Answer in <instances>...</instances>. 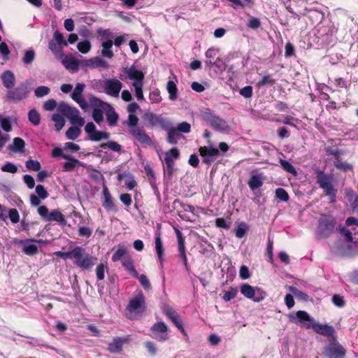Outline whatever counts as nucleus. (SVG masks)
<instances>
[{
    "instance_id": "nucleus-1",
    "label": "nucleus",
    "mask_w": 358,
    "mask_h": 358,
    "mask_svg": "<svg viewBox=\"0 0 358 358\" xmlns=\"http://www.w3.org/2000/svg\"><path fill=\"white\" fill-rule=\"evenodd\" d=\"M200 117L206 124L216 131L222 134H229L231 131L228 123L209 108L201 110Z\"/></svg>"
},
{
    "instance_id": "nucleus-2",
    "label": "nucleus",
    "mask_w": 358,
    "mask_h": 358,
    "mask_svg": "<svg viewBox=\"0 0 358 358\" xmlns=\"http://www.w3.org/2000/svg\"><path fill=\"white\" fill-rule=\"evenodd\" d=\"M316 179L317 184L323 189L324 194L330 199L331 203H335L336 201L337 189L333 185V175L325 173L321 170H317Z\"/></svg>"
},
{
    "instance_id": "nucleus-3",
    "label": "nucleus",
    "mask_w": 358,
    "mask_h": 358,
    "mask_svg": "<svg viewBox=\"0 0 358 358\" xmlns=\"http://www.w3.org/2000/svg\"><path fill=\"white\" fill-rule=\"evenodd\" d=\"M72 259L76 266L85 270L92 269L96 261V258L87 253L85 249L80 246L73 248Z\"/></svg>"
},
{
    "instance_id": "nucleus-4",
    "label": "nucleus",
    "mask_w": 358,
    "mask_h": 358,
    "mask_svg": "<svg viewBox=\"0 0 358 358\" xmlns=\"http://www.w3.org/2000/svg\"><path fill=\"white\" fill-rule=\"evenodd\" d=\"M124 72L129 80H134L132 83V86L134 88L136 96L138 101H141L144 100L143 93L144 80L143 73L141 70L137 69L134 66H131L129 69H126Z\"/></svg>"
},
{
    "instance_id": "nucleus-5",
    "label": "nucleus",
    "mask_w": 358,
    "mask_h": 358,
    "mask_svg": "<svg viewBox=\"0 0 358 358\" xmlns=\"http://www.w3.org/2000/svg\"><path fill=\"white\" fill-rule=\"evenodd\" d=\"M57 110L64 115L73 125L83 127L85 120L80 115L79 110L65 102H60L57 106Z\"/></svg>"
},
{
    "instance_id": "nucleus-6",
    "label": "nucleus",
    "mask_w": 358,
    "mask_h": 358,
    "mask_svg": "<svg viewBox=\"0 0 358 358\" xmlns=\"http://www.w3.org/2000/svg\"><path fill=\"white\" fill-rule=\"evenodd\" d=\"M205 65L206 67H216L219 71H223L226 69L224 61L220 57V48L211 47L205 53Z\"/></svg>"
},
{
    "instance_id": "nucleus-7",
    "label": "nucleus",
    "mask_w": 358,
    "mask_h": 358,
    "mask_svg": "<svg viewBox=\"0 0 358 358\" xmlns=\"http://www.w3.org/2000/svg\"><path fill=\"white\" fill-rule=\"evenodd\" d=\"M287 317L289 322L306 329H310L315 321V320L304 310L290 313Z\"/></svg>"
},
{
    "instance_id": "nucleus-8",
    "label": "nucleus",
    "mask_w": 358,
    "mask_h": 358,
    "mask_svg": "<svg viewBox=\"0 0 358 358\" xmlns=\"http://www.w3.org/2000/svg\"><path fill=\"white\" fill-rule=\"evenodd\" d=\"M240 291L245 297L255 302H260L267 296L263 289L259 287H252L248 284H243L240 287Z\"/></svg>"
},
{
    "instance_id": "nucleus-9",
    "label": "nucleus",
    "mask_w": 358,
    "mask_h": 358,
    "mask_svg": "<svg viewBox=\"0 0 358 358\" xmlns=\"http://www.w3.org/2000/svg\"><path fill=\"white\" fill-rule=\"evenodd\" d=\"M102 92L112 97H119L122 83L116 78H110L101 81Z\"/></svg>"
},
{
    "instance_id": "nucleus-10",
    "label": "nucleus",
    "mask_w": 358,
    "mask_h": 358,
    "mask_svg": "<svg viewBox=\"0 0 358 358\" xmlns=\"http://www.w3.org/2000/svg\"><path fill=\"white\" fill-rule=\"evenodd\" d=\"M336 32V28L330 20H324L319 23L316 29V34L322 43L328 41L329 36H333Z\"/></svg>"
},
{
    "instance_id": "nucleus-11",
    "label": "nucleus",
    "mask_w": 358,
    "mask_h": 358,
    "mask_svg": "<svg viewBox=\"0 0 358 358\" xmlns=\"http://www.w3.org/2000/svg\"><path fill=\"white\" fill-rule=\"evenodd\" d=\"M146 308L145 298L142 292H139L129 301L127 310L130 315L133 313H142Z\"/></svg>"
},
{
    "instance_id": "nucleus-12",
    "label": "nucleus",
    "mask_w": 358,
    "mask_h": 358,
    "mask_svg": "<svg viewBox=\"0 0 358 358\" xmlns=\"http://www.w3.org/2000/svg\"><path fill=\"white\" fill-rule=\"evenodd\" d=\"M28 83H21L18 87L9 90L6 94V97L10 102H19L28 96L29 91L28 90Z\"/></svg>"
},
{
    "instance_id": "nucleus-13",
    "label": "nucleus",
    "mask_w": 358,
    "mask_h": 358,
    "mask_svg": "<svg viewBox=\"0 0 358 358\" xmlns=\"http://www.w3.org/2000/svg\"><path fill=\"white\" fill-rule=\"evenodd\" d=\"M180 152L176 148H171L169 152L164 154V174L171 177L173 173L174 161L179 157Z\"/></svg>"
},
{
    "instance_id": "nucleus-14",
    "label": "nucleus",
    "mask_w": 358,
    "mask_h": 358,
    "mask_svg": "<svg viewBox=\"0 0 358 358\" xmlns=\"http://www.w3.org/2000/svg\"><path fill=\"white\" fill-rule=\"evenodd\" d=\"M336 220L331 216L322 217L319 220L318 231L322 238H326L334 231Z\"/></svg>"
},
{
    "instance_id": "nucleus-15",
    "label": "nucleus",
    "mask_w": 358,
    "mask_h": 358,
    "mask_svg": "<svg viewBox=\"0 0 358 358\" xmlns=\"http://www.w3.org/2000/svg\"><path fill=\"white\" fill-rule=\"evenodd\" d=\"M85 131L89 140L92 141H100L110 138V134L106 131L97 130L93 122H88L85 127Z\"/></svg>"
},
{
    "instance_id": "nucleus-16",
    "label": "nucleus",
    "mask_w": 358,
    "mask_h": 358,
    "mask_svg": "<svg viewBox=\"0 0 358 358\" xmlns=\"http://www.w3.org/2000/svg\"><path fill=\"white\" fill-rule=\"evenodd\" d=\"M143 118L146 122V126L148 128H152L159 125L163 129H168V124L169 122L160 115L148 113L145 114Z\"/></svg>"
},
{
    "instance_id": "nucleus-17",
    "label": "nucleus",
    "mask_w": 358,
    "mask_h": 358,
    "mask_svg": "<svg viewBox=\"0 0 358 358\" xmlns=\"http://www.w3.org/2000/svg\"><path fill=\"white\" fill-rule=\"evenodd\" d=\"M334 341L324 348L325 355L329 358H344L345 356V350L343 347L336 341Z\"/></svg>"
},
{
    "instance_id": "nucleus-18",
    "label": "nucleus",
    "mask_w": 358,
    "mask_h": 358,
    "mask_svg": "<svg viewBox=\"0 0 358 358\" xmlns=\"http://www.w3.org/2000/svg\"><path fill=\"white\" fill-rule=\"evenodd\" d=\"M201 156L203 157V163L210 165L219 155L217 148L213 147L212 145L200 147L199 149Z\"/></svg>"
},
{
    "instance_id": "nucleus-19",
    "label": "nucleus",
    "mask_w": 358,
    "mask_h": 358,
    "mask_svg": "<svg viewBox=\"0 0 358 358\" xmlns=\"http://www.w3.org/2000/svg\"><path fill=\"white\" fill-rule=\"evenodd\" d=\"M152 331L151 336L154 339L159 341H165L168 340L169 336L167 334L168 327L163 322H158L155 323L152 327Z\"/></svg>"
},
{
    "instance_id": "nucleus-20",
    "label": "nucleus",
    "mask_w": 358,
    "mask_h": 358,
    "mask_svg": "<svg viewBox=\"0 0 358 358\" xmlns=\"http://www.w3.org/2000/svg\"><path fill=\"white\" fill-rule=\"evenodd\" d=\"M163 313L170 320L172 321V322L182 334H185V330L182 326V322L180 316L171 306L169 305H164L163 306Z\"/></svg>"
},
{
    "instance_id": "nucleus-21",
    "label": "nucleus",
    "mask_w": 358,
    "mask_h": 358,
    "mask_svg": "<svg viewBox=\"0 0 358 358\" xmlns=\"http://www.w3.org/2000/svg\"><path fill=\"white\" fill-rule=\"evenodd\" d=\"M174 231L176 233L177 241H178V250L179 252V256L181 258L183 264L187 271H188V264H187V258L186 255V250L185 245V238L183 237L181 231L176 227H174Z\"/></svg>"
},
{
    "instance_id": "nucleus-22",
    "label": "nucleus",
    "mask_w": 358,
    "mask_h": 358,
    "mask_svg": "<svg viewBox=\"0 0 358 358\" xmlns=\"http://www.w3.org/2000/svg\"><path fill=\"white\" fill-rule=\"evenodd\" d=\"M101 203H102V206L107 211H116L117 210V208L113 201V197H112L107 186L105 185V183H103V185Z\"/></svg>"
},
{
    "instance_id": "nucleus-23",
    "label": "nucleus",
    "mask_w": 358,
    "mask_h": 358,
    "mask_svg": "<svg viewBox=\"0 0 358 358\" xmlns=\"http://www.w3.org/2000/svg\"><path fill=\"white\" fill-rule=\"evenodd\" d=\"M300 14L306 15L313 24H319L322 22L324 13L319 10L305 8L303 11H301Z\"/></svg>"
},
{
    "instance_id": "nucleus-24",
    "label": "nucleus",
    "mask_w": 358,
    "mask_h": 358,
    "mask_svg": "<svg viewBox=\"0 0 358 358\" xmlns=\"http://www.w3.org/2000/svg\"><path fill=\"white\" fill-rule=\"evenodd\" d=\"M129 341V336L127 337H120L116 336L113 338L111 343L108 344V350L111 353L117 354L121 352L122 350V346L124 343Z\"/></svg>"
},
{
    "instance_id": "nucleus-25",
    "label": "nucleus",
    "mask_w": 358,
    "mask_h": 358,
    "mask_svg": "<svg viewBox=\"0 0 358 358\" xmlns=\"http://www.w3.org/2000/svg\"><path fill=\"white\" fill-rule=\"evenodd\" d=\"M311 328L317 334H321L327 337H333L335 334V330L332 326L328 325L327 324H320L315 321H314V323Z\"/></svg>"
},
{
    "instance_id": "nucleus-26",
    "label": "nucleus",
    "mask_w": 358,
    "mask_h": 358,
    "mask_svg": "<svg viewBox=\"0 0 358 358\" xmlns=\"http://www.w3.org/2000/svg\"><path fill=\"white\" fill-rule=\"evenodd\" d=\"M130 134L139 143L142 145H152L153 143L150 137L140 127L132 130Z\"/></svg>"
},
{
    "instance_id": "nucleus-27",
    "label": "nucleus",
    "mask_w": 358,
    "mask_h": 358,
    "mask_svg": "<svg viewBox=\"0 0 358 358\" xmlns=\"http://www.w3.org/2000/svg\"><path fill=\"white\" fill-rule=\"evenodd\" d=\"M41 243V240L26 239L20 241L23 252L27 255H33L38 252V246L34 243Z\"/></svg>"
},
{
    "instance_id": "nucleus-28",
    "label": "nucleus",
    "mask_w": 358,
    "mask_h": 358,
    "mask_svg": "<svg viewBox=\"0 0 358 358\" xmlns=\"http://www.w3.org/2000/svg\"><path fill=\"white\" fill-rule=\"evenodd\" d=\"M81 66L90 67L92 69L103 67L107 68L108 63L100 57H94L93 58L81 61Z\"/></svg>"
},
{
    "instance_id": "nucleus-29",
    "label": "nucleus",
    "mask_w": 358,
    "mask_h": 358,
    "mask_svg": "<svg viewBox=\"0 0 358 358\" xmlns=\"http://www.w3.org/2000/svg\"><path fill=\"white\" fill-rule=\"evenodd\" d=\"M62 63L66 69L70 70L72 72L78 71L80 66H81V61L78 60L72 55L65 56L62 59Z\"/></svg>"
},
{
    "instance_id": "nucleus-30",
    "label": "nucleus",
    "mask_w": 358,
    "mask_h": 358,
    "mask_svg": "<svg viewBox=\"0 0 358 358\" xmlns=\"http://www.w3.org/2000/svg\"><path fill=\"white\" fill-rule=\"evenodd\" d=\"M2 84L6 89H13L15 85V76L14 73L10 71H4L1 75Z\"/></svg>"
},
{
    "instance_id": "nucleus-31",
    "label": "nucleus",
    "mask_w": 358,
    "mask_h": 358,
    "mask_svg": "<svg viewBox=\"0 0 358 358\" xmlns=\"http://www.w3.org/2000/svg\"><path fill=\"white\" fill-rule=\"evenodd\" d=\"M89 102L92 110H101L105 113L110 106L109 103L101 101L94 96H91L90 97Z\"/></svg>"
},
{
    "instance_id": "nucleus-32",
    "label": "nucleus",
    "mask_w": 358,
    "mask_h": 358,
    "mask_svg": "<svg viewBox=\"0 0 358 358\" xmlns=\"http://www.w3.org/2000/svg\"><path fill=\"white\" fill-rule=\"evenodd\" d=\"M25 142L20 137H15L13 140V143L8 145V150L15 153H23L24 152Z\"/></svg>"
},
{
    "instance_id": "nucleus-33",
    "label": "nucleus",
    "mask_w": 358,
    "mask_h": 358,
    "mask_svg": "<svg viewBox=\"0 0 358 358\" xmlns=\"http://www.w3.org/2000/svg\"><path fill=\"white\" fill-rule=\"evenodd\" d=\"M117 179L120 181L125 180V186L129 190L133 189L137 185L134 176L127 172L119 173L117 176Z\"/></svg>"
},
{
    "instance_id": "nucleus-34",
    "label": "nucleus",
    "mask_w": 358,
    "mask_h": 358,
    "mask_svg": "<svg viewBox=\"0 0 358 358\" xmlns=\"http://www.w3.org/2000/svg\"><path fill=\"white\" fill-rule=\"evenodd\" d=\"M101 45L102 47L101 53V55L104 57L111 59L114 56V53L112 50L113 48V41L112 40H102L101 41Z\"/></svg>"
},
{
    "instance_id": "nucleus-35",
    "label": "nucleus",
    "mask_w": 358,
    "mask_h": 358,
    "mask_svg": "<svg viewBox=\"0 0 358 358\" xmlns=\"http://www.w3.org/2000/svg\"><path fill=\"white\" fill-rule=\"evenodd\" d=\"M168 132L167 141L170 144H176L181 137V134L176 130L175 127H171V123L168 124V129H164Z\"/></svg>"
},
{
    "instance_id": "nucleus-36",
    "label": "nucleus",
    "mask_w": 358,
    "mask_h": 358,
    "mask_svg": "<svg viewBox=\"0 0 358 358\" xmlns=\"http://www.w3.org/2000/svg\"><path fill=\"white\" fill-rule=\"evenodd\" d=\"M263 183L262 174H252L248 182V185L252 191L261 187Z\"/></svg>"
},
{
    "instance_id": "nucleus-37",
    "label": "nucleus",
    "mask_w": 358,
    "mask_h": 358,
    "mask_svg": "<svg viewBox=\"0 0 358 358\" xmlns=\"http://www.w3.org/2000/svg\"><path fill=\"white\" fill-rule=\"evenodd\" d=\"M122 264L124 269L131 274L134 278L138 277V273L136 271L132 259L130 256H127L122 259Z\"/></svg>"
},
{
    "instance_id": "nucleus-38",
    "label": "nucleus",
    "mask_w": 358,
    "mask_h": 358,
    "mask_svg": "<svg viewBox=\"0 0 358 358\" xmlns=\"http://www.w3.org/2000/svg\"><path fill=\"white\" fill-rule=\"evenodd\" d=\"M105 114L108 125L111 127L116 126L119 116L111 105L109 106L107 111H106Z\"/></svg>"
},
{
    "instance_id": "nucleus-39",
    "label": "nucleus",
    "mask_w": 358,
    "mask_h": 358,
    "mask_svg": "<svg viewBox=\"0 0 358 358\" xmlns=\"http://www.w3.org/2000/svg\"><path fill=\"white\" fill-rule=\"evenodd\" d=\"M345 196L350 203L352 210H358V195H356L355 192L352 189H348L345 190Z\"/></svg>"
},
{
    "instance_id": "nucleus-40",
    "label": "nucleus",
    "mask_w": 358,
    "mask_h": 358,
    "mask_svg": "<svg viewBox=\"0 0 358 358\" xmlns=\"http://www.w3.org/2000/svg\"><path fill=\"white\" fill-rule=\"evenodd\" d=\"M68 157L65 159L67 161L63 164V170L64 171H72L76 166L81 165V162L71 155H69Z\"/></svg>"
},
{
    "instance_id": "nucleus-41",
    "label": "nucleus",
    "mask_w": 358,
    "mask_h": 358,
    "mask_svg": "<svg viewBox=\"0 0 358 358\" xmlns=\"http://www.w3.org/2000/svg\"><path fill=\"white\" fill-rule=\"evenodd\" d=\"M55 221L59 223L60 224H65L66 220L64 216L59 210H52L48 215V217L46 218V222H52Z\"/></svg>"
},
{
    "instance_id": "nucleus-42",
    "label": "nucleus",
    "mask_w": 358,
    "mask_h": 358,
    "mask_svg": "<svg viewBox=\"0 0 358 358\" xmlns=\"http://www.w3.org/2000/svg\"><path fill=\"white\" fill-rule=\"evenodd\" d=\"M155 244V250H156V252H157L158 259H159V262H161V264H162V262L164 261V249L162 241L159 235L156 236Z\"/></svg>"
},
{
    "instance_id": "nucleus-43",
    "label": "nucleus",
    "mask_w": 358,
    "mask_h": 358,
    "mask_svg": "<svg viewBox=\"0 0 358 358\" xmlns=\"http://www.w3.org/2000/svg\"><path fill=\"white\" fill-rule=\"evenodd\" d=\"M48 47L57 58H62L63 57L64 48L56 43V42H55L54 41H50L49 42Z\"/></svg>"
},
{
    "instance_id": "nucleus-44",
    "label": "nucleus",
    "mask_w": 358,
    "mask_h": 358,
    "mask_svg": "<svg viewBox=\"0 0 358 358\" xmlns=\"http://www.w3.org/2000/svg\"><path fill=\"white\" fill-rule=\"evenodd\" d=\"M127 256H129L127 255V250L124 246L120 245L117 250L113 255L112 261L113 262H116L120 260L122 262V259Z\"/></svg>"
},
{
    "instance_id": "nucleus-45",
    "label": "nucleus",
    "mask_w": 358,
    "mask_h": 358,
    "mask_svg": "<svg viewBox=\"0 0 358 358\" xmlns=\"http://www.w3.org/2000/svg\"><path fill=\"white\" fill-rule=\"evenodd\" d=\"M80 127L73 125L66 131V136L69 140H76L80 135Z\"/></svg>"
},
{
    "instance_id": "nucleus-46",
    "label": "nucleus",
    "mask_w": 358,
    "mask_h": 358,
    "mask_svg": "<svg viewBox=\"0 0 358 358\" xmlns=\"http://www.w3.org/2000/svg\"><path fill=\"white\" fill-rule=\"evenodd\" d=\"M85 87L84 83H77L71 96L73 101H78V99L83 97V92Z\"/></svg>"
},
{
    "instance_id": "nucleus-47",
    "label": "nucleus",
    "mask_w": 358,
    "mask_h": 358,
    "mask_svg": "<svg viewBox=\"0 0 358 358\" xmlns=\"http://www.w3.org/2000/svg\"><path fill=\"white\" fill-rule=\"evenodd\" d=\"M29 121L34 126H38L41 122V115L38 112L33 108L28 113Z\"/></svg>"
},
{
    "instance_id": "nucleus-48",
    "label": "nucleus",
    "mask_w": 358,
    "mask_h": 358,
    "mask_svg": "<svg viewBox=\"0 0 358 358\" xmlns=\"http://www.w3.org/2000/svg\"><path fill=\"white\" fill-rule=\"evenodd\" d=\"M52 120L55 122V127L56 131H60L65 124L64 118L59 114H53L51 117Z\"/></svg>"
},
{
    "instance_id": "nucleus-49",
    "label": "nucleus",
    "mask_w": 358,
    "mask_h": 358,
    "mask_svg": "<svg viewBox=\"0 0 358 358\" xmlns=\"http://www.w3.org/2000/svg\"><path fill=\"white\" fill-rule=\"evenodd\" d=\"M166 88L169 94V99L172 101L176 100L177 99L178 89L175 83L172 80H169Z\"/></svg>"
},
{
    "instance_id": "nucleus-50",
    "label": "nucleus",
    "mask_w": 358,
    "mask_h": 358,
    "mask_svg": "<svg viewBox=\"0 0 358 358\" xmlns=\"http://www.w3.org/2000/svg\"><path fill=\"white\" fill-rule=\"evenodd\" d=\"M279 162L282 167V169L289 173H291L292 176H296L297 175V171L295 168L292 166L291 163L289 162L280 159Z\"/></svg>"
},
{
    "instance_id": "nucleus-51",
    "label": "nucleus",
    "mask_w": 358,
    "mask_h": 358,
    "mask_svg": "<svg viewBox=\"0 0 358 358\" xmlns=\"http://www.w3.org/2000/svg\"><path fill=\"white\" fill-rule=\"evenodd\" d=\"M138 122V117L135 114L129 115L127 125L129 128V133L131 132L132 130L139 128L137 126Z\"/></svg>"
},
{
    "instance_id": "nucleus-52",
    "label": "nucleus",
    "mask_w": 358,
    "mask_h": 358,
    "mask_svg": "<svg viewBox=\"0 0 358 358\" xmlns=\"http://www.w3.org/2000/svg\"><path fill=\"white\" fill-rule=\"evenodd\" d=\"M101 148L102 149L108 148L110 150L117 152L122 150V145L117 143V142L113 141H108L107 143L102 144L101 145Z\"/></svg>"
},
{
    "instance_id": "nucleus-53",
    "label": "nucleus",
    "mask_w": 358,
    "mask_h": 358,
    "mask_svg": "<svg viewBox=\"0 0 358 358\" xmlns=\"http://www.w3.org/2000/svg\"><path fill=\"white\" fill-rule=\"evenodd\" d=\"M56 43L62 46V48L68 45V42L64 39L63 34L58 30L53 33V40Z\"/></svg>"
},
{
    "instance_id": "nucleus-54",
    "label": "nucleus",
    "mask_w": 358,
    "mask_h": 358,
    "mask_svg": "<svg viewBox=\"0 0 358 358\" xmlns=\"http://www.w3.org/2000/svg\"><path fill=\"white\" fill-rule=\"evenodd\" d=\"M248 229V226L245 222H242L239 223L235 231L236 236L238 238H243L245 235Z\"/></svg>"
},
{
    "instance_id": "nucleus-55",
    "label": "nucleus",
    "mask_w": 358,
    "mask_h": 358,
    "mask_svg": "<svg viewBox=\"0 0 358 358\" xmlns=\"http://www.w3.org/2000/svg\"><path fill=\"white\" fill-rule=\"evenodd\" d=\"M91 43L87 40L80 41L77 44L78 50L83 54H87V52H89L90 50H91Z\"/></svg>"
},
{
    "instance_id": "nucleus-56",
    "label": "nucleus",
    "mask_w": 358,
    "mask_h": 358,
    "mask_svg": "<svg viewBox=\"0 0 358 358\" xmlns=\"http://www.w3.org/2000/svg\"><path fill=\"white\" fill-rule=\"evenodd\" d=\"M41 167V164L37 160L30 159L26 162V168L29 171H38Z\"/></svg>"
},
{
    "instance_id": "nucleus-57",
    "label": "nucleus",
    "mask_w": 358,
    "mask_h": 358,
    "mask_svg": "<svg viewBox=\"0 0 358 358\" xmlns=\"http://www.w3.org/2000/svg\"><path fill=\"white\" fill-rule=\"evenodd\" d=\"M3 172L15 173L17 171V166L12 162H6L1 168Z\"/></svg>"
},
{
    "instance_id": "nucleus-58",
    "label": "nucleus",
    "mask_w": 358,
    "mask_h": 358,
    "mask_svg": "<svg viewBox=\"0 0 358 358\" xmlns=\"http://www.w3.org/2000/svg\"><path fill=\"white\" fill-rule=\"evenodd\" d=\"M247 26L252 29H257L261 26L260 20L256 17H250L248 22Z\"/></svg>"
},
{
    "instance_id": "nucleus-59",
    "label": "nucleus",
    "mask_w": 358,
    "mask_h": 358,
    "mask_svg": "<svg viewBox=\"0 0 358 358\" xmlns=\"http://www.w3.org/2000/svg\"><path fill=\"white\" fill-rule=\"evenodd\" d=\"M50 88L46 86H39L36 88L34 94L36 97L41 98L48 95L50 93Z\"/></svg>"
},
{
    "instance_id": "nucleus-60",
    "label": "nucleus",
    "mask_w": 358,
    "mask_h": 358,
    "mask_svg": "<svg viewBox=\"0 0 358 358\" xmlns=\"http://www.w3.org/2000/svg\"><path fill=\"white\" fill-rule=\"evenodd\" d=\"M0 122H1V126L2 129L5 131L9 132L12 130V125H11V121H10V117H2V116L1 115Z\"/></svg>"
},
{
    "instance_id": "nucleus-61",
    "label": "nucleus",
    "mask_w": 358,
    "mask_h": 358,
    "mask_svg": "<svg viewBox=\"0 0 358 358\" xmlns=\"http://www.w3.org/2000/svg\"><path fill=\"white\" fill-rule=\"evenodd\" d=\"M275 196L282 201H287L289 200L288 193L281 187L275 189Z\"/></svg>"
},
{
    "instance_id": "nucleus-62",
    "label": "nucleus",
    "mask_w": 358,
    "mask_h": 358,
    "mask_svg": "<svg viewBox=\"0 0 358 358\" xmlns=\"http://www.w3.org/2000/svg\"><path fill=\"white\" fill-rule=\"evenodd\" d=\"M35 52L34 50H28L25 52L24 56L22 58V62L26 64H29L35 59Z\"/></svg>"
},
{
    "instance_id": "nucleus-63",
    "label": "nucleus",
    "mask_w": 358,
    "mask_h": 358,
    "mask_svg": "<svg viewBox=\"0 0 358 358\" xmlns=\"http://www.w3.org/2000/svg\"><path fill=\"white\" fill-rule=\"evenodd\" d=\"M149 99L151 103H158L162 101V97L160 96V92L159 90L155 89L152 90L149 95Z\"/></svg>"
},
{
    "instance_id": "nucleus-64",
    "label": "nucleus",
    "mask_w": 358,
    "mask_h": 358,
    "mask_svg": "<svg viewBox=\"0 0 358 358\" xmlns=\"http://www.w3.org/2000/svg\"><path fill=\"white\" fill-rule=\"evenodd\" d=\"M237 293H238V290L236 288L230 287L229 290L224 293L222 299L225 301H229L236 296Z\"/></svg>"
}]
</instances>
